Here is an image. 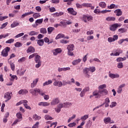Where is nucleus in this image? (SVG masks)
I'll return each instance as SVG.
<instances>
[{
  "mask_svg": "<svg viewBox=\"0 0 128 128\" xmlns=\"http://www.w3.org/2000/svg\"><path fill=\"white\" fill-rule=\"evenodd\" d=\"M90 72H96V67L90 66L88 68H86L83 70V74L86 78H90Z\"/></svg>",
  "mask_w": 128,
  "mask_h": 128,
  "instance_id": "1",
  "label": "nucleus"
},
{
  "mask_svg": "<svg viewBox=\"0 0 128 128\" xmlns=\"http://www.w3.org/2000/svg\"><path fill=\"white\" fill-rule=\"evenodd\" d=\"M16 116L18 119H16L15 121H14L13 123L14 124H16L18 122H22V113H20V112H18L16 114Z\"/></svg>",
  "mask_w": 128,
  "mask_h": 128,
  "instance_id": "2",
  "label": "nucleus"
},
{
  "mask_svg": "<svg viewBox=\"0 0 128 128\" xmlns=\"http://www.w3.org/2000/svg\"><path fill=\"white\" fill-rule=\"evenodd\" d=\"M120 26H122V24L116 23L112 24L110 27V30H112V32H116V28H120Z\"/></svg>",
  "mask_w": 128,
  "mask_h": 128,
  "instance_id": "3",
  "label": "nucleus"
},
{
  "mask_svg": "<svg viewBox=\"0 0 128 128\" xmlns=\"http://www.w3.org/2000/svg\"><path fill=\"white\" fill-rule=\"evenodd\" d=\"M10 47H6L2 52L1 56H2L6 58V56H8V52H10Z\"/></svg>",
  "mask_w": 128,
  "mask_h": 128,
  "instance_id": "4",
  "label": "nucleus"
},
{
  "mask_svg": "<svg viewBox=\"0 0 128 128\" xmlns=\"http://www.w3.org/2000/svg\"><path fill=\"white\" fill-rule=\"evenodd\" d=\"M93 18L91 16H86L84 15L82 18V20L84 22H90V20H92Z\"/></svg>",
  "mask_w": 128,
  "mask_h": 128,
  "instance_id": "5",
  "label": "nucleus"
},
{
  "mask_svg": "<svg viewBox=\"0 0 128 128\" xmlns=\"http://www.w3.org/2000/svg\"><path fill=\"white\" fill-rule=\"evenodd\" d=\"M104 124H114V122L112 120L110 117H106L104 118L103 120Z\"/></svg>",
  "mask_w": 128,
  "mask_h": 128,
  "instance_id": "6",
  "label": "nucleus"
},
{
  "mask_svg": "<svg viewBox=\"0 0 128 128\" xmlns=\"http://www.w3.org/2000/svg\"><path fill=\"white\" fill-rule=\"evenodd\" d=\"M118 36L116 34L113 36L112 37H109L108 38V42H116V40H118Z\"/></svg>",
  "mask_w": 128,
  "mask_h": 128,
  "instance_id": "7",
  "label": "nucleus"
},
{
  "mask_svg": "<svg viewBox=\"0 0 128 128\" xmlns=\"http://www.w3.org/2000/svg\"><path fill=\"white\" fill-rule=\"evenodd\" d=\"M50 106H56L60 104V98H56L52 100L50 102Z\"/></svg>",
  "mask_w": 128,
  "mask_h": 128,
  "instance_id": "8",
  "label": "nucleus"
},
{
  "mask_svg": "<svg viewBox=\"0 0 128 128\" xmlns=\"http://www.w3.org/2000/svg\"><path fill=\"white\" fill-rule=\"evenodd\" d=\"M12 93L10 92H7L4 94V98H6V100H5L6 102H8V100L12 98Z\"/></svg>",
  "mask_w": 128,
  "mask_h": 128,
  "instance_id": "9",
  "label": "nucleus"
},
{
  "mask_svg": "<svg viewBox=\"0 0 128 128\" xmlns=\"http://www.w3.org/2000/svg\"><path fill=\"white\" fill-rule=\"evenodd\" d=\"M110 98L108 97L106 98L104 100L103 104L100 106H104V104L105 105V108H108L110 106Z\"/></svg>",
  "mask_w": 128,
  "mask_h": 128,
  "instance_id": "10",
  "label": "nucleus"
},
{
  "mask_svg": "<svg viewBox=\"0 0 128 128\" xmlns=\"http://www.w3.org/2000/svg\"><path fill=\"white\" fill-rule=\"evenodd\" d=\"M55 82L53 83V85L54 86H58V88H62V82L60 80H56L54 79Z\"/></svg>",
  "mask_w": 128,
  "mask_h": 128,
  "instance_id": "11",
  "label": "nucleus"
},
{
  "mask_svg": "<svg viewBox=\"0 0 128 128\" xmlns=\"http://www.w3.org/2000/svg\"><path fill=\"white\" fill-rule=\"evenodd\" d=\"M100 96H108V90L106 89H103L102 90H99Z\"/></svg>",
  "mask_w": 128,
  "mask_h": 128,
  "instance_id": "12",
  "label": "nucleus"
},
{
  "mask_svg": "<svg viewBox=\"0 0 128 128\" xmlns=\"http://www.w3.org/2000/svg\"><path fill=\"white\" fill-rule=\"evenodd\" d=\"M39 94L44 97V98L45 100H50V96H48V94H46L44 92V91L42 90L40 91V93Z\"/></svg>",
  "mask_w": 128,
  "mask_h": 128,
  "instance_id": "13",
  "label": "nucleus"
},
{
  "mask_svg": "<svg viewBox=\"0 0 128 128\" xmlns=\"http://www.w3.org/2000/svg\"><path fill=\"white\" fill-rule=\"evenodd\" d=\"M67 10L68 12V13L70 14H72V16H76L77 12L74 10V8H68L67 9Z\"/></svg>",
  "mask_w": 128,
  "mask_h": 128,
  "instance_id": "14",
  "label": "nucleus"
},
{
  "mask_svg": "<svg viewBox=\"0 0 128 128\" xmlns=\"http://www.w3.org/2000/svg\"><path fill=\"white\" fill-rule=\"evenodd\" d=\"M38 78H36L35 80H33L32 82L31 83L30 85L32 88H36V84H38Z\"/></svg>",
  "mask_w": 128,
  "mask_h": 128,
  "instance_id": "15",
  "label": "nucleus"
},
{
  "mask_svg": "<svg viewBox=\"0 0 128 128\" xmlns=\"http://www.w3.org/2000/svg\"><path fill=\"white\" fill-rule=\"evenodd\" d=\"M126 86V84H120L118 88L117 92L118 94H122V88Z\"/></svg>",
  "mask_w": 128,
  "mask_h": 128,
  "instance_id": "16",
  "label": "nucleus"
},
{
  "mask_svg": "<svg viewBox=\"0 0 128 128\" xmlns=\"http://www.w3.org/2000/svg\"><path fill=\"white\" fill-rule=\"evenodd\" d=\"M58 72H66V70H70V68L66 67V68H58Z\"/></svg>",
  "mask_w": 128,
  "mask_h": 128,
  "instance_id": "17",
  "label": "nucleus"
},
{
  "mask_svg": "<svg viewBox=\"0 0 128 128\" xmlns=\"http://www.w3.org/2000/svg\"><path fill=\"white\" fill-rule=\"evenodd\" d=\"M62 52V48H57L53 50V54L54 56H58V54H60Z\"/></svg>",
  "mask_w": 128,
  "mask_h": 128,
  "instance_id": "18",
  "label": "nucleus"
},
{
  "mask_svg": "<svg viewBox=\"0 0 128 128\" xmlns=\"http://www.w3.org/2000/svg\"><path fill=\"white\" fill-rule=\"evenodd\" d=\"M108 76L110 78H120V74H114L112 73H110L108 74Z\"/></svg>",
  "mask_w": 128,
  "mask_h": 128,
  "instance_id": "19",
  "label": "nucleus"
},
{
  "mask_svg": "<svg viewBox=\"0 0 128 128\" xmlns=\"http://www.w3.org/2000/svg\"><path fill=\"white\" fill-rule=\"evenodd\" d=\"M34 52H36V50L34 49V48L32 46H29L26 50L27 54H30V52L32 54Z\"/></svg>",
  "mask_w": 128,
  "mask_h": 128,
  "instance_id": "20",
  "label": "nucleus"
},
{
  "mask_svg": "<svg viewBox=\"0 0 128 128\" xmlns=\"http://www.w3.org/2000/svg\"><path fill=\"white\" fill-rule=\"evenodd\" d=\"M93 96H94L96 98H100V90L94 91L92 93Z\"/></svg>",
  "mask_w": 128,
  "mask_h": 128,
  "instance_id": "21",
  "label": "nucleus"
},
{
  "mask_svg": "<svg viewBox=\"0 0 128 128\" xmlns=\"http://www.w3.org/2000/svg\"><path fill=\"white\" fill-rule=\"evenodd\" d=\"M25 72H26V70H22V68L16 70L17 74L18 76H24V74Z\"/></svg>",
  "mask_w": 128,
  "mask_h": 128,
  "instance_id": "22",
  "label": "nucleus"
},
{
  "mask_svg": "<svg viewBox=\"0 0 128 128\" xmlns=\"http://www.w3.org/2000/svg\"><path fill=\"white\" fill-rule=\"evenodd\" d=\"M50 104V103L48 102H40L38 104L40 106H48Z\"/></svg>",
  "mask_w": 128,
  "mask_h": 128,
  "instance_id": "23",
  "label": "nucleus"
},
{
  "mask_svg": "<svg viewBox=\"0 0 128 128\" xmlns=\"http://www.w3.org/2000/svg\"><path fill=\"white\" fill-rule=\"evenodd\" d=\"M114 14H116L117 16H120L122 14V12L120 9H117L114 11Z\"/></svg>",
  "mask_w": 128,
  "mask_h": 128,
  "instance_id": "24",
  "label": "nucleus"
},
{
  "mask_svg": "<svg viewBox=\"0 0 128 128\" xmlns=\"http://www.w3.org/2000/svg\"><path fill=\"white\" fill-rule=\"evenodd\" d=\"M10 82H14V80H18V76L16 75H12V74H10Z\"/></svg>",
  "mask_w": 128,
  "mask_h": 128,
  "instance_id": "25",
  "label": "nucleus"
},
{
  "mask_svg": "<svg viewBox=\"0 0 128 128\" xmlns=\"http://www.w3.org/2000/svg\"><path fill=\"white\" fill-rule=\"evenodd\" d=\"M40 89L36 88L34 89H31L30 90V94H34L35 92H38L39 94L40 92Z\"/></svg>",
  "mask_w": 128,
  "mask_h": 128,
  "instance_id": "26",
  "label": "nucleus"
},
{
  "mask_svg": "<svg viewBox=\"0 0 128 128\" xmlns=\"http://www.w3.org/2000/svg\"><path fill=\"white\" fill-rule=\"evenodd\" d=\"M35 62H42L40 60V56L38 54V53H36V56H35Z\"/></svg>",
  "mask_w": 128,
  "mask_h": 128,
  "instance_id": "27",
  "label": "nucleus"
},
{
  "mask_svg": "<svg viewBox=\"0 0 128 128\" xmlns=\"http://www.w3.org/2000/svg\"><path fill=\"white\" fill-rule=\"evenodd\" d=\"M28 92L26 89H22L18 91V94H26Z\"/></svg>",
  "mask_w": 128,
  "mask_h": 128,
  "instance_id": "28",
  "label": "nucleus"
},
{
  "mask_svg": "<svg viewBox=\"0 0 128 128\" xmlns=\"http://www.w3.org/2000/svg\"><path fill=\"white\" fill-rule=\"evenodd\" d=\"M82 62V59L78 58L77 60H75L72 62V64L73 66H76V64H78L80 62Z\"/></svg>",
  "mask_w": 128,
  "mask_h": 128,
  "instance_id": "29",
  "label": "nucleus"
},
{
  "mask_svg": "<svg viewBox=\"0 0 128 128\" xmlns=\"http://www.w3.org/2000/svg\"><path fill=\"white\" fill-rule=\"evenodd\" d=\"M52 84V80H48L43 84V86H50V84Z\"/></svg>",
  "mask_w": 128,
  "mask_h": 128,
  "instance_id": "30",
  "label": "nucleus"
},
{
  "mask_svg": "<svg viewBox=\"0 0 128 128\" xmlns=\"http://www.w3.org/2000/svg\"><path fill=\"white\" fill-rule=\"evenodd\" d=\"M74 48V44H69L68 46L67 50L68 51L72 52Z\"/></svg>",
  "mask_w": 128,
  "mask_h": 128,
  "instance_id": "31",
  "label": "nucleus"
},
{
  "mask_svg": "<svg viewBox=\"0 0 128 128\" xmlns=\"http://www.w3.org/2000/svg\"><path fill=\"white\" fill-rule=\"evenodd\" d=\"M32 14H34V12L32 11H30V12H26L25 14L22 15L21 18H26V16H28Z\"/></svg>",
  "mask_w": 128,
  "mask_h": 128,
  "instance_id": "32",
  "label": "nucleus"
},
{
  "mask_svg": "<svg viewBox=\"0 0 128 128\" xmlns=\"http://www.w3.org/2000/svg\"><path fill=\"white\" fill-rule=\"evenodd\" d=\"M37 44L40 46H44V40H38Z\"/></svg>",
  "mask_w": 128,
  "mask_h": 128,
  "instance_id": "33",
  "label": "nucleus"
},
{
  "mask_svg": "<svg viewBox=\"0 0 128 128\" xmlns=\"http://www.w3.org/2000/svg\"><path fill=\"white\" fill-rule=\"evenodd\" d=\"M54 30V27H48V34H51L52 32Z\"/></svg>",
  "mask_w": 128,
  "mask_h": 128,
  "instance_id": "34",
  "label": "nucleus"
},
{
  "mask_svg": "<svg viewBox=\"0 0 128 128\" xmlns=\"http://www.w3.org/2000/svg\"><path fill=\"white\" fill-rule=\"evenodd\" d=\"M26 102H28L26 100H22L20 102L16 103V106H20V104H26Z\"/></svg>",
  "mask_w": 128,
  "mask_h": 128,
  "instance_id": "35",
  "label": "nucleus"
},
{
  "mask_svg": "<svg viewBox=\"0 0 128 128\" xmlns=\"http://www.w3.org/2000/svg\"><path fill=\"white\" fill-rule=\"evenodd\" d=\"M72 106V103L70 102H64V108H70Z\"/></svg>",
  "mask_w": 128,
  "mask_h": 128,
  "instance_id": "36",
  "label": "nucleus"
},
{
  "mask_svg": "<svg viewBox=\"0 0 128 128\" xmlns=\"http://www.w3.org/2000/svg\"><path fill=\"white\" fill-rule=\"evenodd\" d=\"M42 22H44L43 18L38 19L35 21V24H36L38 26V24H42Z\"/></svg>",
  "mask_w": 128,
  "mask_h": 128,
  "instance_id": "37",
  "label": "nucleus"
},
{
  "mask_svg": "<svg viewBox=\"0 0 128 128\" xmlns=\"http://www.w3.org/2000/svg\"><path fill=\"white\" fill-rule=\"evenodd\" d=\"M88 118V114H85L81 117L80 120L82 122H84V120H86Z\"/></svg>",
  "mask_w": 128,
  "mask_h": 128,
  "instance_id": "38",
  "label": "nucleus"
},
{
  "mask_svg": "<svg viewBox=\"0 0 128 128\" xmlns=\"http://www.w3.org/2000/svg\"><path fill=\"white\" fill-rule=\"evenodd\" d=\"M106 20H107V22H114V20H116V18L109 16L106 18Z\"/></svg>",
  "mask_w": 128,
  "mask_h": 128,
  "instance_id": "39",
  "label": "nucleus"
},
{
  "mask_svg": "<svg viewBox=\"0 0 128 128\" xmlns=\"http://www.w3.org/2000/svg\"><path fill=\"white\" fill-rule=\"evenodd\" d=\"M29 36H38V32L36 31H31L28 33Z\"/></svg>",
  "mask_w": 128,
  "mask_h": 128,
  "instance_id": "40",
  "label": "nucleus"
},
{
  "mask_svg": "<svg viewBox=\"0 0 128 128\" xmlns=\"http://www.w3.org/2000/svg\"><path fill=\"white\" fill-rule=\"evenodd\" d=\"M99 6L102 8H104L106 6V4L104 2H100L99 3Z\"/></svg>",
  "mask_w": 128,
  "mask_h": 128,
  "instance_id": "41",
  "label": "nucleus"
},
{
  "mask_svg": "<svg viewBox=\"0 0 128 128\" xmlns=\"http://www.w3.org/2000/svg\"><path fill=\"white\" fill-rule=\"evenodd\" d=\"M106 88V84H103L100 85L98 87V90H104Z\"/></svg>",
  "mask_w": 128,
  "mask_h": 128,
  "instance_id": "42",
  "label": "nucleus"
},
{
  "mask_svg": "<svg viewBox=\"0 0 128 128\" xmlns=\"http://www.w3.org/2000/svg\"><path fill=\"white\" fill-rule=\"evenodd\" d=\"M64 38V34H60L57 35V36L56 37V40H59V38Z\"/></svg>",
  "mask_w": 128,
  "mask_h": 128,
  "instance_id": "43",
  "label": "nucleus"
},
{
  "mask_svg": "<svg viewBox=\"0 0 128 128\" xmlns=\"http://www.w3.org/2000/svg\"><path fill=\"white\" fill-rule=\"evenodd\" d=\"M33 118L34 120H40L42 118L40 117V116H38V114H35L33 116Z\"/></svg>",
  "mask_w": 128,
  "mask_h": 128,
  "instance_id": "44",
  "label": "nucleus"
},
{
  "mask_svg": "<svg viewBox=\"0 0 128 128\" xmlns=\"http://www.w3.org/2000/svg\"><path fill=\"white\" fill-rule=\"evenodd\" d=\"M82 7L84 8H90L92 7V4L90 3H83L82 4Z\"/></svg>",
  "mask_w": 128,
  "mask_h": 128,
  "instance_id": "45",
  "label": "nucleus"
},
{
  "mask_svg": "<svg viewBox=\"0 0 128 128\" xmlns=\"http://www.w3.org/2000/svg\"><path fill=\"white\" fill-rule=\"evenodd\" d=\"M14 46L16 48H20V46H22V44L20 42H18L15 43Z\"/></svg>",
  "mask_w": 128,
  "mask_h": 128,
  "instance_id": "46",
  "label": "nucleus"
},
{
  "mask_svg": "<svg viewBox=\"0 0 128 128\" xmlns=\"http://www.w3.org/2000/svg\"><path fill=\"white\" fill-rule=\"evenodd\" d=\"M67 84H70V81L66 82V80H62V86H67Z\"/></svg>",
  "mask_w": 128,
  "mask_h": 128,
  "instance_id": "47",
  "label": "nucleus"
},
{
  "mask_svg": "<svg viewBox=\"0 0 128 128\" xmlns=\"http://www.w3.org/2000/svg\"><path fill=\"white\" fill-rule=\"evenodd\" d=\"M115 52V53H111L110 54V56H120V54L118 51H114V52Z\"/></svg>",
  "mask_w": 128,
  "mask_h": 128,
  "instance_id": "48",
  "label": "nucleus"
},
{
  "mask_svg": "<svg viewBox=\"0 0 128 128\" xmlns=\"http://www.w3.org/2000/svg\"><path fill=\"white\" fill-rule=\"evenodd\" d=\"M20 24V23L16 22H14L13 24H11V28H16V26H18Z\"/></svg>",
  "mask_w": 128,
  "mask_h": 128,
  "instance_id": "49",
  "label": "nucleus"
},
{
  "mask_svg": "<svg viewBox=\"0 0 128 128\" xmlns=\"http://www.w3.org/2000/svg\"><path fill=\"white\" fill-rule=\"evenodd\" d=\"M40 34H46L48 32V31H46V28H40Z\"/></svg>",
  "mask_w": 128,
  "mask_h": 128,
  "instance_id": "50",
  "label": "nucleus"
},
{
  "mask_svg": "<svg viewBox=\"0 0 128 128\" xmlns=\"http://www.w3.org/2000/svg\"><path fill=\"white\" fill-rule=\"evenodd\" d=\"M108 8L110 10H112V8H117L118 6H116L114 4H111L110 6H108Z\"/></svg>",
  "mask_w": 128,
  "mask_h": 128,
  "instance_id": "51",
  "label": "nucleus"
},
{
  "mask_svg": "<svg viewBox=\"0 0 128 128\" xmlns=\"http://www.w3.org/2000/svg\"><path fill=\"white\" fill-rule=\"evenodd\" d=\"M118 32L120 34H123L124 32H126V29L124 28H120L118 30Z\"/></svg>",
  "mask_w": 128,
  "mask_h": 128,
  "instance_id": "52",
  "label": "nucleus"
},
{
  "mask_svg": "<svg viewBox=\"0 0 128 128\" xmlns=\"http://www.w3.org/2000/svg\"><path fill=\"white\" fill-rule=\"evenodd\" d=\"M10 66L12 72H14V70L16 69V65H14V62L10 63Z\"/></svg>",
  "mask_w": 128,
  "mask_h": 128,
  "instance_id": "53",
  "label": "nucleus"
},
{
  "mask_svg": "<svg viewBox=\"0 0 128 128\" xmlns=\"http://www.w3.org/2000/svg\"><path fill=\"white\" fill-rule=\"evenodd\" d=\"M117 103L116 102H111V104L110 105V107L111 108H114V106H116Z\"/></svg>",
  "mask_w": 128,
  "mask_h": 128,
  "instance_id": "54",
  "label": "nucleus"
},
{
  "mask_svg": "<svg viewBox=\"0 0 128 128\" xmlns=\"http://www.w3.org/2000/svg\"><path fill=\"white\" fill-rule=\"evenodd\" d=\"M44 118L46 120H52V118L50 116V115H46L44 116Z\"/></svg>",
  "mask_w": 128,
  "mask_h": 128,
  "instance_id": "55",
  "label": "nucleus"
},
{
  "mask_svg": "<svg viewBox=\"0 0 128 128\" xmlns=\"http://www.w3.org/2000/svg\"><path fill=\"white\" fill-rule=\"evenodd\" d=\"M60 42L61 44H68L69 41L64 39H62L60 40Z\"/></svg>",
  "mask_w": 128,
  "mask_h": 128,
  "instance_id": "56",
  "label": "nucleus"
},
{
  "mask_svg": "<svg viewBox=\"0 0 128 128\" xmlns=\"http://www.w3.org/2000/svg\"><path fill=\"white\" fill-rule=\"evenodd\" d=\"M74 0H64V2H67L68 6L72 4V2H74Z\"/></svg>",
  "mask_w": 128,
  "mask_h": 128,
  "instance_id": "57",
  "label": "nucleus"
},
{
  "mask_svg": "<svg viewBox=\"0 0 128 128\" xmlns=\"http://www.w3.org/2000/svg\"><path fill=\"white\" fill-rule=\"evenodd\" d=\"M60 26H63L64 28H66V22H60Z\"/></svg>",
  "mask_w": 128,
  "mask_h": 128,
  "instance_id": "58",
  "label": "nucleus"
},
{
  "mask_svg": "<svg viewBox=\"0 0 128 128\" xmlns=\"http://www.w3.org/2000/svg\"><path fill=\"white\" fill-rule=\"evenodd\" d=\"M24 33L22 32L19 34H18L14 38H20L21 36H24Z\"/></svg>",
  "mask_w": 128,
  "mask_h": 128,
  "instance_id": "59",
  "label": "nucleus"
},
{
  "mask_svg": "<svg viewBox=\"0 0 128 128\" xmlns=\"http://www.w3.org/2000/svg\"><path fill=\"white\" fill-rule=\"evenodd\" d=\"M40 13H34L33 14V18H40Z\"/></svg>",
  "mask_w": 128,
  "mask_h": 128,
  "instance_id": "60",
  "label": "nucleus"
},
{
  "mask_svg": "<svg viewBox=\"0 0 128 128\" xmlns=\"http://www.w3.org/2000/svg\"><path fill=\"white\" fill-rule=\"evenodd\" d=\"M86 94V92H90V87L89 86H86L82 90Z\"/></svg>",
  "mask_w": 128,
  "mask_h": 128,
  "instance_id": "61",
  "label": "nucleus"
},
{
  "mask_svg": "<svg viewBox=\"0 0 128 128\" xmlns=\"http://www.w3.org/2000/svg\"><path fill=\"white\" fill-rule=\"evenodd\" d=\"M14 40L12 38H10L6 42V44H12V42H14Z\"/></svg>",
  "mask_w": 128,
  "mask_h": 128,
  "instance_id": "62",
  "label": "nucleus"
},
{
  "mask_svg": "<svg viewBox=\"0 0 128 128\" xmlns=\"http://www.w3.org/2000/svg\"><path fill=\"white\" fill-rule=\"evenodd\" d=\"M26 57H22L21 58L19 59L18 60V62H26Z\"/></svg>",
  "mask_w": 128,
  "mask_h": 128,
  "instance_id": "63",
  "label": "nucleus"
},
{
  "mask_svg": "<svg viewBox=\"0 0 128 128\" xmlns=\"http://www.w3.org/2000/svg\"><path fill=\"white\" fill-rule=\"evenodd\" d=\"M40 124L39 122H36L34 126H32V128H38V125Z\"/></svg>",
  "mask_w": 128,
  "mask_h": 128,
  "instance_id": "64",
  "label": "nucleus"
}]
</instances>
